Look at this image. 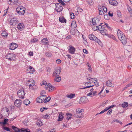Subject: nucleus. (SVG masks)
Segmentation results:
<instances>
[{
	"mask_svg": "<svg viewBox=\"0 0 132 132\" xmlns=\"http://www.w3.org/2000/svg\"><path fill=\"white\" fill-rule=\"evenodd\" d=\"M88 37L91 40H94L98 43L100 45H101L102 44L101 41L94 35L93 34L89 35L88 36Z\"/></svg>",
	"mask_w": 132,
	"mask_h": 132,
	"instance_id": "nucleus-1",
	"label": "nucleus"
},
{
	"mask_svg": "<svg viewBox=\"0 0 132 132\" xmlns=\"http://www.w3.org/2000/svg\"><path fill=\"white\" fill-rule=\"evenodd\" d=\"M18 97L19 98L23 99L24 98L25 93L23 89H20L17 92Z\"/></svg>",
	"mask_w": 132,
	"mask_h": 132,
	"instance_id": "nucleus-2",
	"label": "nucleus"
},
{
	"mask_svg": "<svg viewBox=\"0 0 132 132\" xmlns=\"http://www.w3.org/2000/svg\"><path fill=\"white\" fill-rule=\"evenodd\" d=\"M45 88L46 89H47L48 88L49 89V91L51 92L53 91L55 87L52 86V85L49 83H46V85H45Z\"/></svg>",
	"mask_w": 132,
	"mask_h": 132,
	"instance_id": "nucleus-3",
	"label": "nucleus"
},
{
	"mask_svg": "<svg viewBox=\"0 0 132 132\" xmlns=\"http://www.w3.org/2000/svg\"><path fill=\"white\" fill-rule=\"evenodd\" d=\"M15 56V55L13 53H9L7 54L5 56L6 59L12 61L13 60V58Z\"/></svg>",
	"mask_w": 132,
	"mask_h": 132,
	"instance_id": "nucleus-4",
	"label": "nucleus"
},
{
	"mask_svg": "<svg viewBox=\"0 0 132 132\" xmlns=\"http://www.w3.org/2000/svg\"><path fill=\"white\" fill-rule=\"evenodd\" d=\"M61 68H59V69H55V71L53 72V76L54 77L55 76H59L61 72Z\"/></svg>",
	"mask_w": 132,
	"mask_h": 132,
	"instance_id": "nucleus-5",
	"label": "nucleus"
},
{
	"mask_svg": "<svg viewBox=\"0 0 132 132\" xmlns=\"http://www.w3.org/2000/svg\"><path fill=\"white\" fill-rule=\"evenodd\" d=\"M18 22V20L15 18H13L11 19L9 22V23L11 25H15Z\"/></svg>",
	"mask_w": 132,
	"mask_h": 132,
	"instance_id": "nucleus-6",
	"label": "nucleus"
},
{
	"mask_svg": "<svg viewBox=\"0 0 132 132\" xmlns=\"http://www.w3.org/2000/svg\"><path fill=\"white\" fill-rule=\"evenodd\" d=\"M106 85L107 87H113L114 86V84L113 82L110 79L107 81Z\"/></svg>",
	"mask_w": 132,
	"mask_h": 132,
	"instance_id": "nucleus-7",
	"label": "nucleus"
},
{
	"mask_svg": "<svg viewBox=\"0 0 132 132\" xmlns=\"http://www.w3.org/2000/svg\"><path fill=\"white\" fill-rule=\"evenodd\" d=\"M56 7L55 10L57 12H60L63 9L62 6H61L60 4L57 3L55 4Z\"/></svg>",
	"mask_w": 132,
	"mask_h": 132,
	"instance_id": "nucleus-8",
	"label": "nucleus"
},
{
	"mask_svg": "<svg viewBox=\"0 0 132 132\" xmlns=\"http://www.w3.org/2000/svg\"><path fill=\"white\" fill-rule=\"evenodd\" d=\"M123 37H122L121 38L119 39L123 45L126 44L127 42V39L125 35H123Z\"/></svg>",
	"mask_w": 132,
	"mask_h": 132,
	"instance_id": "nucleus-9",
	"label": "nucleus"
},
{
	"mask_svg": "<svg viewBox=\"0 0 132 132\" xmlns=\"http://www.w3.org/2000/svg\"><path fill=\"white\" fill-rule=\"evenodd\" d=\"M15 105L17 107L21 106V101L20 100L16 99L14 102Z\"/></svg>",
	"mask_w": 132,
	"mask_h": 132,
	"instance_id": "nucleus-10",
	"label": "nucleus"
},
{
	"mask_svg": "<svg viewBox=\"0 0 132 132\" xmlns=\"http://www.w3.org/2000/svg\"><path fill=\"white\" fill-rule=\"evenodd\" d=\"M87 98L85 97H81L79 101V103L80 104H85L86 103Z\"/></svg>",
	"mask_w": 132,
	"mask_h": 132,
	"instance_id": "nucleus-11",
	"label": "nucleus"
},
{
	"mask_svg": "<svg viewBox=\"0 0 132 132\" xmlns=\"http://www.w3.org/2000/svg\"><path fill=\"white\" fill-rule=\"evenodd\" d=\"M28 83L27 84L29 85L30 88H32V87L33 86L35 85L34 81L32 79H30L28 80Z\"/></svg>",
	"mask_w": 132,
	"mask_h": 132,
	"instance_id": "nucleus-12",
	"label": "nucleus"
},
{
	"mask_svg": "<svg viewBox=\"0 0 132 132\" xmlns=\"http://www.w3.org/2000/svg\"><path fill=\"white\" fill-rule=\"evenodd\" d=\"M18 46V45L14 43H11V44L10 49L12 50H13L16 48Z\"/></svg>",
	"mask_w": 132,
	"mask_h": 132,
	"instance_id": "nucleus-13",
	"label": "nucleus"
},
{
	"mask_svg": "<svg viewBox=\"0 0 132 132\" xmlns=\"http://www.w3.org/2000/svg\"><path fill=\"white\" fill-rule=\"evenodd\" d=\"M117 35L118 38L119 39L121 38L122 37H123V35H124L122 32L119 29H118L117 31Z\"/></svg>",
	"mask_w": 132,
	"mask_h": 132,
	"instance_id": "nucleus-14",
	"label": "nucleus"
},
{
	"mask_svg": "<svg viewBox=\"0 0 132 132\" xmlns=\"http://www.w3.org/2000/svg\"><path fill=\"white\" fill-rule=\"evenodd\" d=\"M83 114L77 112H76V113L74 114V116L76 117L79 118H82L83 117L82 116Z\"/></svg>",
	"mask_w": 132,
	"mask_h": 132,
	"instance_id": "nucleus-15",
	"label": "nucleus"
},
{
	"mask_svg": "<svg viewBox=\"0 0 132 132\" xmlns=\"http://www.w3.org/2000/svg\"><path fill=\"white\" fill-rule=\"evenodd\" d=\"M109 4L111 5L116 6L118 4V2L116 0H109Z\"/></svg>",
	"mask_w": 132,
	"mask_h": 132,
	"instance_id": "nucleus-16",
	"label": "nucleus"
},
{
	"mask_svg": "<svg viewBox=\"0 0 132 132\" xmlns=\"http://www.w3.org/2000/svg\"><path fill=\"white\" fill-rule=\"evenodd\" d=\"M70 47L69 50V52L72 54L74 53L75 51V48L71 46H70Z\"/></svg>",
	"mask_w": 132,
	"mask_h": 132,
	"instance_id": "nucleus-17",
	"label": "nucleus"
},
{
	"mask_svg": "<svg viewBox=\"0 0 132 132\" xmlns=\"http://www.w3.org/2000/svg\"><path fill=\"white\" fill-rule=\"evenodd\" d=\"M34 69L32 67L30 66L29 68L27 69V72L28 73H32L34 71Z\"/></svg>",
	"mask_w": 132,
	"mask_h": 132,
	"instance_id": "nucleus-18",
	"label": "nucleus"
},
{
	"mask_svg": "<svg viewBox=\"0 0 132 132\" xmlns=\"http://www.w3.org/2000/svg\"><path fill=\"white\" fill-rule=\"evenodd\" d=\"M24 25L23 23H19L17 26V28L18 29L21 31L23 28Z\"/></svg>",
	"mask_w": 132,
	"mask_h": 132,
	"instance_id": "nucleus-19",
	"label": "nucleus"
},
{
	"mask_svg": "<svg viewBox=\"0 0 132 132\" xmlns=\"http://www.w3.org/2000/svg\"><path fill=\"white\" fill-rule=\"evenodd\" d=\"M100 32L103 35H108L107 31L106 29L100 30Z\"/></svg>",
	"mask_w": 132,
	"mask_h": 132,
	"instance_id": "nucleus-20",
	"label": "nucleus"
},
{
	"mask_svg": "<svg viewBox=\"0 0 132 132\" xmlns=\"http://www.w3.org/2000/svg\"><path fill=\"white\" fill-rule=\"evenodd\" d=\"M56 77L54 80V81L55 82H60L61 80V78L60 76H58Z\"/></svg>",
	"mask_w": 132,
	"mask_h": 132,
	"instance_id": "nucleus-21",
	"label": "nucleus"
},
{
	"mask_svg": "<svg viewBox=\"0 0 132 132\" xmlns=\"http://www.w3.org/2000/svg\"><path fill=\"white\" fill-rule=\"evenodd\" d=\"M12 128L15 131V132H21V129H19L14 126L12 127Z\"/></svg>",
	"mask_w": 132,
	"mask_h": 132,
	"instance_id": "nucleus-22",
	"label": "nucleus"
},
{
	"mask_svg": "<svg viewBox=\"0 0 132 132\" xmlns=\"http://www.w3.org/2000/svg\"><path fill=\"white\" fill-rule=\"evenodd\" d=\"M25 11V9L24 8H22L21 9L19 12V13H18V14L21 15H23Z\"/></svg>",
	"mask_w": 132,
	"mask_h": 132,
	"instance_id": "nucleus-23",
	"label": "nucleus"
},
{
	"mask_svg": "<svg viewBox=\"0 0 132 132\" xmlns=\"http://www.w3.org/2000/svg\"><path fill=\"white\" fill-rule=\"evenodd\" d=\"M75 94H67L66 97L68 98L71 99L75 97Z\"/></svg>",
	"mask_w": 132,
	"mask_h": 132,
	"instance_id": "nucleus-24",
	"label": "nucleus"
},
{
	"mask_svg": "<svg viewBox=\"0 0 132 132\" xmlns=\"http://www.w3.org/2000/svg\"><path fill=\"white\" fill-rule=\"evenodd\" d=\"M59 21L62 23L66 22V20L63 17H60L59 18Z\"/></svg>",
	"mask_w": 132,
	"mask_h": 132,
	"instance_id": "nucleus-25",
	"label": "nucleus"
},
{
	"mask_svg": "<svg viewBox=\"0 0 132 132\" xmlns=\"http://www.w3.org/2000/svg\"><path fill=\"white\" fill-rule=\"evenodd\" d=\"M42 43L44 44H46L48 43L47 38H44L42 40Z\"/></svg>",
	"mask_w": 132,
	"mask_h": 132,
	"instance_id": "nucleus-26",
	"label": "nucleus"
},
{
	"mask_svg": "<svg viewBox=\"0 0 132 132\" xmlns=\"http://www.w3.org/2000/svg\"><path fill=\"white\" fill-rule=\"evenodd\" d=\"M66 115L68 116V117L67 118V120H69V119H71L72 114L71 113H67L66 114Z\"/></svg>",
	"mask_w": 132,
	"mask_h": 132,
	"instance_id": "nucleus-27",
	"label": "nucleus"
},
{
	"mask_svg": "<svg viewBox=\"0 0 132 132\" xmlns=\"http://www.w3.org/2000/svg\"><path fill=\"white\" fill-rule=\"evenodd\" d=\"M58 118H59L57 120V121H60L63 119V116L62 115V113L59 114V115L58 117Z\"/></svg>",
	"mask_w": 132,
	"mask_h": 132,
	"instance_id": "nucleus-28",
	"label": "nucleus"
},
{
	"mask_svg": "<svg viewBox=\"0 0 132 132\" xmlns=\"http://www.w3.org/2000/svg\"><path fill=\"white\" fill-rule=\"evenodd\" d=\"M37 125L39 127H40L43 125L42 122L39 120H38L36 123Z\"/></svg>",
	"mask_w": 132,
	"mask_h": 132,
	"instance_id": "nucleus-29",
	"label": "nucleus"
},
{
	"mask_svg": "<svg viewBox=\"0 0 132 132\" xmlns=\"http://www.w3.org/2000/svg\"><path fill=\"white\" fill-rule=\"evenodd\" d=\"M92 29L94 31L100 30L99 28L97 25L93 26L92 27Z\"/></svg>",
	"mask_w": 132,
	"mask_h": 132,
	"instance_id": "nucleus-30",
	"label": "nucleus"
},
{
	"mask_svg": "<svg viewBox=\"0 0 132 132\" xmlns=\"http://www.w3.org/2000/svg\"><path fill=\"white\" fill-rule=\"evenodd\" d=\"M30 130L29 129H28L27 128H22L21 130V132H29Z\"/></svg>",
	"mask_w": 132,
	"mask_h": 132,
	"instance_id": "nucleus-31",
	"label": "nucleus"
},
{
	"mask_svg": "<svg viewBox=\"0 0 132 132\" xmlns=\"http://www.w3.org/2000/svg\"><path fill=\"white\" fill-rule=\"evenodd\" d=\"M36 101L37 102L39 103H42L43 102L41 98H39V96L37 98Z\"/></svg>",
	"mask_w": 132,
	"mask_h": 132,
	"instance_id": "nucleus-32",
	"label": "nucleus"
},
{
	"mask_svg": "<svg viewBox=\"0 0 132 132\" xmlns=\"http://www.w3.org/2000/svg\"><path fill=\"white\" fill-rule=\"evenodd\" d=\"M23 103L26 105H27L30 103V102L28 99H27L24 101Z\"/></svg>",
	"mask_w": 132,
	"mask_h": 132,
	"instance_id": "nucleus-33",
	"label": "nucleus"
},
{
	"mask_svg": "<svg viewBox=\"0 0 132 132\" xmlns=\"http://www.w3.org/2000/svg\"><path fill=\"white\" fill-rule=\"evenodd\" d=\"M86 2L89 5H93V1L91 0H86Z\"/></svg>",
	"mask_w": 132,
	"mask_h": 132,
	"instance_id": "nucleus-34",
	"label": "nucleus"
},
{
	"mask_svg": "<svg viewBox=\"0 0 132 132\" xmlns=\"http://www.w3.org/2000/svg\"><path fill=\"white\" fill-rule=\"evenodd\" d=\"M128 106V103L126 102H125L122 105V106L123 108L127 107Z\"/></svg>",
	"mask_w": 132,
	"mask_h": 132,
	"instance_id": "nucleus-35",
	"label": "nucleus"
},
{
	"mask_svg": "<svg viewBox=\"0 0 132 132\" xmlns=\"http://www.w3.org/2000/svg\"><path fill=\"white\" fill-rule=\"evenodd\" d=\"M71 26L73 28H75L77 27L76 22H72L71 24Z\"/></svg>",
	"mask_w": 132,
	"mask_h": 132,
	"instance_id": "nucleus-36",
	"label": "nucleus"
},
{
	"mask_svg": "<svg viewBox=\"0 0 132 132\" xmlns=\"http://www.w3.org/2000/svg\"><path fill=\"white\" fill-rule=\"evenodd\" d=\"M9 119H5L4 120L3 122H1V123H2V124L4 125L7 123V122L8 121Z\"/></svg>",
	"mask_w": 132,
	"mask_h": 132,
	"instance_id": "nucleus-37",
	"label": "nucleus"
},
{
	"mask_svg": "<svg viewBox=\"0 0 132 132\" xmlns=\"http://www.w3.org/2000/svg\"><path fill=\"white\" fill-rule=\"evenodd\" d=\"M84 111V110L83 109H80V108L76 109V111L79 113H81L83 112Z\"/></svg>",
	"mask_w": 132,
	"mask_h": 132,
	"instance_id": "nucleus-38",
	"label": "nucleus"
},
{
	"mask_svg": "<svg viewBox=\"0 0 132 132\" xmlns=\"http://www.w3.org/2000/svg\"><path fill=\"white\" fill-rule=\"evenodd\" d=\"M45 55L47 57H51L52 55L51 53L50 52H47L45 53Z\"/></svg>",
	"mask_w": 132,
	"mask_h": 132,
	"instance_id": "nucleus-39",
	"label": "nucleus"
},
{
	"mask_svg": "<svg viewBox=\"0 0 132 132\" xmlns=\"http://www.w3.org/2000/svg\"><path fill=\"white\" fill-rule=\"evenodd\" d=\"M46 97V96L45 95H42L39 96V98H41L42 100L43 101H44L45 102V98Z\"/></svg>",
	"mask_w": 132,
	"mask_h": 132,
	"instance_id": "nucleus-40",
	"label": "nucleus"
},
{
	"mask_svg": "<svg viewBox=\"0 0 132 132\" xmlns=\"http://www.w3.org/2000/svg\"><path fill=\"white\" fill-rule=\"evenodd\" d=\"M3 129L7 131H10V129L8 127H5L4 126L2 127Z\"/></svg>",
	"mask_w": 132,
	"mask_h": 132,
	"instance_id": "nucleus-41",
	"label": "nucleus"
},
{
	"mask_svg": "<svg viewBox=\"0 0 132 132\" xmlns=\"http://www.w3.org/2000/svg\"><path fill=\"white\" fill-rule=\"evenodd\" d=\"M107 36H108V37L110 38H112L113 39L115 40L116 39V38L113 35H108Z\"/></svg>",
	"mask_w": 132,
	"mask_h": 132,
	"instance_id": "nucleus-42",
	"label": "nucleus"
},
{
	"mask_svg": "<svg viewBox=\"0 0 132 132\" xmlns=\"http://www.w3.org/2000/svg\"><path fill=\"white\" fill-rule=\"evenodd\" d=\"M50 97L48 96L47 97H46L45 99V103L49 102L51 100Z\"/></svg>",
	"mask_w": 132,
	"mask_h": 132,
	"instance_id": "nucleus-43",
	"label": "nucleus"
},
{
	"mask_svg": "<svg viewBox=\"0 0 132 132\" xmlns=\"http://www.w3.org/2000/svg\"><path fill=\"white\" fill-rule=\"evenodd\" d=\"M2 35L4 37H6L7 35L8 34L6 31H3L2 33Z\"/></svg>",
	"mask_w": 132,
	"mask_h": 132,
	"instance_id": "nucleus-44",
	"label": "nucleus"
},
{
	"mask_svg": "<svg viewBox=\"0 0 132 132\" xmlns=\"http://www.w3.org/2000/svg\"><path fill=\"white\" fill-rule=\"evenodd\" d=\"M92 24H91V25H92L93 24V26L97 25V24L96 23V20L94 19H92Z\"/></svg>",
	"mask_w": 132,
	"mask_h": 132,
	"instance_id": "nucleus-45",
	"label": "nucleus"
},
{
	"mask_svg": "<svg viewBox=\"0 0 132 132\" xmlns=\"http://www.w3.org/2000/svg\"><path fill=\"white\" fill-rule=\"evenodd\" d=\"M94 79V78H90V77L87 78V79L88 81L89 82H86L85 83V85H86V84H90V82H89V81L90 80H91V79Z\"/></svg>",
	"mask_w": 132,
	"mask_h": 132,
	"instance_id": "nucleus-46",
	"label": "nucleus"
},
{
	"mask_svg": "<svg viewBox=\"0 0 132 132\" xmlns=\"http://www.w3.org/2000/svg\"><path fill=\"white\" fill-rule=\"evenodd\" d=\"M70 31L71 34L72 35H74L75 34V30L74 29H71V30Z\"/></svg>",
	"mask_w": 132,
	"mask_h": 132,
	"instance_id": "nucleus-47",
	"label": "nucleus"
},
{
	"mask_svg": "<svg viewBox=\"0 0 132 132\" xmlns=\"http://www.w3.org/2000/svg\"><path fill=\"white\" fill-rule=\"evenodd\" d=\"M58 2L60 3L62 5H65V4L64 2V1H62V0H58Z\"/></svg>",
	"mask_w": 132,
	"mask_h": 132,
	"instance_id": "nucleus-48",
	"label": "nucleus"
},
{
	"mask_svg": "<svg viewBox=\"0 0 132 132\" xmlns=\"http://www.w3.org/2000/svg\"><path fill=\"white\" fill-rule=\"evenodd\" d=\"M12 4H17L18 0H12Z\"/></svg>",
	"mask_w": 132,
	"mask_h": 132,
	"instance_id": "nucleus-49",
	"label": "nucleus"
},
{
	"mask_svg": "<svg viewBox=\"0 0 132 132\" xmlns=\"http://www.w3.org/2000/svg\"><path fill=\"white\" fill-rule=\"evenodd\" d=\"M22 8L21 7L19 6L17 7L16 9V11L17 13H19V12L20 11Z\"/></svg>",
	"mask_w": 132,
	"mask_h": 132,
	"instance_id": "nucleus-50",
	"label": "nucleus"
},
{
	"mask_svg": "<svg viewBox=\"0 0 132 132\" xmlns=\"http://www.w3.org/2000/svg\"><path fill=\"white\" fill-rule=\"evenodd\" d=\"M70 15L71 16V19H73L74 18L75 15L73 13H72L70 12Z\"/></svg>",
	"mask_w": 132,
	"mask_h": 132,
	"instance_id": "nucleus-51",
	"label": "nucleus"
},
{
	"mask_svg": "<svg viewBox=\"0 0 132 132\" xmlns=\"http://www.w3.org/2000/svg\"><path fill=\"white\" fill-rule=\"evenodd\" d=\"M93 86H94V85H91L88 86H86V87L81 88H80V89H85L86 88H89V87H93Z\"/></svg>",
	"mask_w": 132,
	"mask_h": 132,
	"instance_id": "nucleus-52",
	"label": "nucleus"
},
{
	"mask_svg": "<svg viewBox=\"0 0 132 132\" xmlns=\"http://www.w3.org/2000/svg\"><path fill=\"white\" fill-rule=\"evenodd\" d=\"M127 8L128 10L130 13L132 12V10L130 7H129V6H128Z\"/></svg>",
	"mask_w": 132,
	"mask_h": 132,
	"instance_id": "nucleus-53",
	"label": "nucleus"
},
{
	"mask_svg": "<svg viewBox=\"0 0 132 132\" xmlns=\"http://www.w3.org/2000/svg\"><path fill=\"white\" fill-rule=\"evenodd\" d=\"M77 10L78 12H81L83 11L82 9L80 8H78Z\"/></svg>",
	"mask_w": 132,
	"mask_h": 132,
	"instance_id": "nucleus-54",
	"label": "nucleus"
},
{
	"mask_svg": "<svg viewBox=\"0 0 132 132\" xmlns=\"http://www.w3.org/2000/svg\"><path fill=\"white\" fill-rule=\"evenodd\" d=\"M103 10L104 12H106L107 11V8L105 6H103Z\"/></svg>",
	"mask_w": 132,
	"mask_h": 132,
	"instance_id": "nucleus-55",
	"label": "nucleus"
},
{
	"mask_svg": "<svg viewBox=\"0 0 132 132\" xmlns=\"http://www.w3.org/2000/svg\"><path fill=\"white\" fill-rule=\"evenodd\" d=\"M108 102V101H105L104 102H103V103H101V106L103 105V106H104L105 105L106 103H107Z\"/></svg>",
	"mask_w": 132,
	"mask_h": 132,
	"instance_id": "nucleus-56",
	"label": "nucleus"
},
{
	"mask_svg": "<svg viewBox=\"0 0 132 132\" xmlns=\"http://www.w3.org/2000/svg\"><path fill=\"white\" fill-rule=\"evenodd\" d=\"M61 62V60L59 59H58L56 60V62L57 64H59Z\"/></svg>",
	"mask_w": 132,
	"mask_h": 132,
	"instance_id": "nucleus-57",
	"label": "nucleus"
},
{
	"mask_svg": "<svg viewBox=\"0 0 132 132\" xmlns=\"http://www.w3.org/2000/svg\"><path fill=\"white\" fill-rule=\"evenodd\" d=\"M109 15L110 16H112L113 15V13L112 12H111L110 11H109L108 13Z\"/></svg>",
	"mask_w": 132,
	"mask_h": 132,
	"instance_id": "nucleus-58",
	"label": "nucleus"
},
{
	"mask_svg": "<svg viewBox=\"0 0 132 132\" xmlns=\"http://www.w3.org/2000/svg\"><path fill=\"white\" fill-rule=\"evenodd\" d=\"M98 8L99 11L102 10V8L100 5H98Z\"/></svg>",
	"mask_w": 132,
	"mask_h": 132,
	"instance_id": "nucleus-59",
	"label": "nucleus"
},
{
	"mask_svg": "<svg viewBox=\"0 0 132 132\" xmlns=\"http://www.w3.org/2000/svg\"><path fill=\"white\" fill-rule=\"evenodd\" d=\"M51 69L50 67H48L47 68V71L48 72L50 73L51 71Z\"/></svg>",
	"mask_w": 132,
	"mask_h": 132,
	"instance_id": "nucleus-60",
	"label": "nucleus"
},
{
	"mask_svg": "<svg viewBox=\"0 0 132 132\" xmlns=\"http://www.w3.org/2000/svg\"><path fill=\"white\" fill-rule=\"evenodd\" d=\"M104 24L108 28L110 29L111 27L109 26L105 22Z\"/></svg>",
	"mask_w": 132,
	"mask_h": 132,
	"instance_id": "nucleus-61",
	"label": "nucleus"
},
{
	"mask_svg": "<svg viewBox=\"0 0 132 132\" xmlns=\"http://www.w3.org/2000/svg\"><path fill=\"white\" fill-rule=\"evenodd\" d=\"M117 14L119 17H120L121 15V12H117Z\"/></svg>",
	"mask_w": 132,
	"mask_h": 132,
	"instance_id": "nucleus-62",
	"label": "nucleus"
},
{
	"mask_svg": "<svg viewBox=\"0 0 132 132\" xmlns=\"http://www.w3.org/2000/svg\"><path fill=\"white\" fill-rule=\"evenodd\" d=\"M99 11V14L100 15H102L104 14V13L103 11L101 10Z\"/></svg>",
	"mask_w": 132,
	"mask_h": 132,
	"instance_id": "nucleus-63",
	"label": "nucleus"
},
{
	"mask_svg": "<svg viewBox=\"0 0 132 132\" xmlns=\"http://www.w3.org/2000/svg\"><path fill=\"white\" fill-rule=\"evenodd\" d=\"M35 132H43L42 130L40 129H39L38 130L36 131Z\"/></svg>",
	"mask_w": 132,
	"mask_h": 132,
	"instance_id": "nucleus-64",
	"label": "nucleus"
}]
</instances>
